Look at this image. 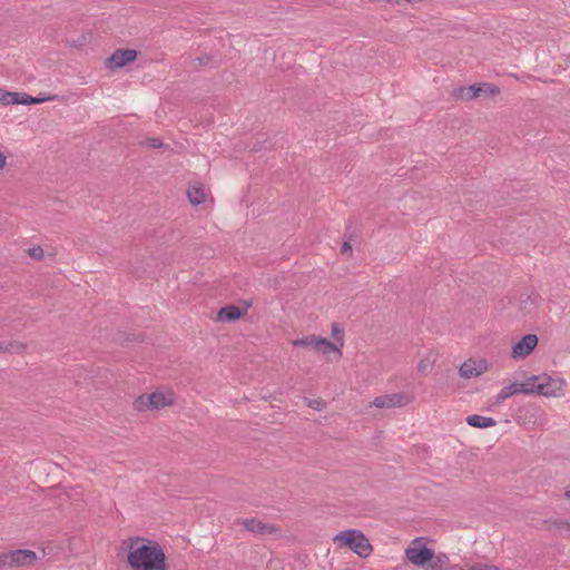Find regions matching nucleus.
Masks as SVG:
<instances>
[{
    "mask_svg": "<svg viewBox=\"0 0 570 570\" xmlns=\"http://www.w3.org/2000/svg\"><path fill=\"white\" fill-rule=\"evenodd\" d=\"M556 524L559 529L570 530V521H560Z\"/></svg>",
    "mask_w": 570,
    "mask_h": 570,
    "instance_id": "29",
    "label": "nucleus"
},
{
    "mask_svg": "<svg viewBox=\"0 0 570 570\" xmlns=\"http://www.w3.org/2000/svg\"><path fill=\"white\" fill-rule=\"evenodd\" d=\"M433 365H434V360H432L430 356H426L419 362L417 371L420 373L426 374L433 368Z\"/></svg>",
    "mask_w": 570,
    "mask_h": 570,
    "instance_id": "20",
    "label": "nucleus"
},
{
    "mask_svg": "<svg viewBox=\"0 0 570 570\" xmlns=\"http://www.w3.org/2000/svg\"><path fill=\"white\" fill-rule=\"evenodd\" d=\"M23 346L19 343H0V353L2 352H19Z\"/></svg>",
    "mask_w": 570,
    "mask_h": 570,
    "instance_id": "22",
    "label": "nucleus"
},
{
    "mask_svg": "<svg viewBox=\"0 0 570 570\" xmlns=\"http://www.w3.org/2000/svg\"><path fill=\"white\" fill-rule=\"evenodd\" d=\"M7 164V157L3 155V153L0 151V169H2Z\"/></svg>",
    "mask_w": 570,
    "mask_h": 570,
    "instance_id": "30",
    "label": "nucleus"
},
{
    "mask_svg": "<svg viewBox=\"0 0 570 570\" xmlns=\"http://www.w3.org/2000/svg\"><path fill=\"white\" fill-rule=\"evenodd\" d=\"M514 394H521L519 383L514 382L508 386H504L497 395V403H501L504 400L511 397Z\"/></svg>",
    "mask_w": 570,
    "mask_h": 570,
    "instance_id": "18",
    "label": "nucleus"
},
{
    "mask_svg": "<svg viewBox=\"0 0 570 570\" xmlns=\"http://www.w3.org/2000/svg\"><path fill=\"white\" fill-rule=\"evenodd\" d=\"M208 196L205 186L200 181H191L187 188V198L194 206L202 205Z\"/></svg>",
    "mask_w": 570,
    "mask_h": 570,
    "instance_id": "14",
    "label": "nucleus"
},
{
    "mask_svg": "<svg viewBox=\"0 0 570 570\" xmlns=\"http://www.w3.org/2000/svg\"><path fill=\"white\" fill-rule=\"evenodd\" d=\"M537 302V297L532 295H527L525 297H521V307L527 309L529 306L534 305Z\"/></svg>",
    "mask_w": 570,
    "mask_h": 570,
    "instance_id": "25",
    "label": "nucleus"
},
{
    "mask_svg": "<svg viewBox=\"0 0 570 570\" xmlns=\"http://www.w3.org/2000/svg\"><path fill=\"white\" fill-rule=\"evenodd\" d=\"M537 345L538 336L534 334H527L513 345L511 356L515 360H523L530 355Z\"/></svg>",
    "mask_w": 570,
    "mask_h": 570,
    "instance_id": "10",
    "label": "nucleus"
},
{
    "mask_svg": "<svg viewBox=\"0 0 570 570\" xmlns=\"http://www.w3.org/2000/svg\"><path fill=\"white\" fill-rule=\"evenodd\" d=\"M306 405L314 410L321 411L324 409L325 403L322 399H305Z\"/></svg>",
    "mask_w": 570,
    "mask_h": 570,
    "instance_id": "23",
    "label": "nucleus"
},
{
    "mask_svg": "<svg viewBox=\"0 0 570 570\" xmlns=\"http://www.w3.org/2000/svg\"><path fill=\"white\" fill-rule=\"evenodd\" d=\"M540 382V375H532L524 382L519 383L521 394H538V385Z\"/></svg>",
    "mask_w": 570,
    "mask_h": 570,
    "instance_id": "17",
    "label": "nucleus"
},
{
    "mask_svg": "<svg viewBox=\"0 0 570 570\" xmlns=\"http://www.w3.org/2000/svg\"><path fill=\"white\" fill-rule=\"evenodd\" d=\"M564 381L562 379H553L547 374L540 375L538 395L542 396H561L563 394Z\"/></svg>",
    "mask_w": 570,
    "mask_h": 570,
    "instance_id": "8",
    "label": "nucleus"
},
{
    "mask_svg": "<svg viewBox=\"0 0 570 570\" xmlns=\"http://www.w3.org/2000/svg\"><path fill=\"white\" fill-rule=\"evenodd\" d=\"M174 402V394L171 392H153L150 394H142L134 402V407L137 411H146L153 409H161L171 405Z\"/></svg>",
    "mask_w": 570,
    "mask_h": 570,
    "instance_id": "5",
    "label": "nucleus"
},
{
    "mask_svg": "<svg viewBox=\"0 0 570 570\" xmlns=\"http://www.w3.org/2000/svg\"><path fill=\"white\" fill-rule=\"evenodd\" d=\"M410 397L403 392L377 396L373 400L372 405L379 409L402 407L410 403Z\"/></svg>",
    "mask_w": 570,
    "mask_h": 570,
    "instance_id": "9",
    "label": "nucleus"
},
{
    "mask_svg": "<svg viewBox=\"0 0 570 570\" xmlns=\"http://www.w3.org/2000/svg\"><path fill=\"white\" fill-rule=\"evenodd\" d=\"M28 253H29L30 257H32L35 259H41L43 257V249L40 246L31 247L28 250Z\"/></svg>",
    "mask_w": 570,
    "mask_h": 570,
    "instance_id": "26",
    "label": "nucleus"
},
{
    "mask_svg": "<svg viewBox=\"0 0 570 570\" xmlns=\"http://www.w3.org/2000/svg\"><path fill=\"white\" fill-rule=\"evenodd\" d=\"M460 570H500L497 566L488 564V563H473L468 564L465 568H461Z\"/></svg>",
    "mask_w": 570,
    "mask_h": 570,
    "instance_id": "21",
    "label": "nucleus"
},
{
    "mask_svg": "<svg viewBox=\"0 0 570 570\" xmlns=\"http://www.w3.org/2000/svg\"><path fill=\"white\" fill-rule=\"evenodd\" d=\"M146 145L150 148L157 149L163 147V141L159 138L153 137L146 139Z\"/></svg>",
    "mask_w": 570,
    "mask_h": 570,
    "instance_id": "27",
    "label": "nucleus"
},
{
    "mask_svg": "<svg viewBox=\"0 0 570 570\" xmlns=\"http://www.w3.org/2000/svg\"><path fill=\"white\" fill-rule=\"evenodd\" d=\"M50 99L51 98L49 97H31L26 92H10L0 90V102L3 105H35Z\"/></svg>",
    "mask_w": 570,
    "mask_h": 570,
    "instance_id": "7",
    "label": "nucleus"
},
{
    "mask_svg": "<svg viewBox=\"0 0 570 570\" xmlns=\"http://www.w3.org/2000/svg\"><path fill=\"white\" fill-rule=\"evenodd\" d=\"M466 423L472 428L485 429L495 425V421L492 417L473 414L466 417Z\"/></svg>",
    "mask_w": 570,
    "mask_h": 570,
    "instance_id": "16",
    "label": "nucleus"
},
{
    "mask_svg": "<svg viewBox=\"0 0 570 570\" xmlns=\"http://www.w3.org/2000/svg\"><path fill=\"white\" fill-rule=\"evenodd\" d=\"M332 335L342 346L343 342H344V340H343L344 335H343V331L340 328L337 323L332 324Z\"/></svg>",
    "mask_w": 570,
    "mask_h": 570,
    "instance_id": "24",
    "label": "nucleus"
},
{
    "mask_svg": "<svg viewBox=\"0 0 570 570\" xmlns=\"http://www.w3.org/2000/svg\"><path fill=\"white\" fill-rule=\"evenodd\" d=\"M197 60H198L199 65H205V63H207V61L209 60V58H208V57H205V58H198Z\"/></svg>",
    "mask_w": 570,
    "mask_h": 570,
    "instance_id": "31",
    "label": "nucleus"
},
{
    "mask_svg": "<svg viewBox=\"0 0 570 570\" xmlns=\"http://www.w3.org/2000/svg\"><path fill=\"white\" fill-rule=\"evenodd\" d=\"M488 362L484 358H469L462 363L459 373L463 379H472L482 375L488 371Z\"/></svg>",
    "mask_w": 570,
    "mask_h": 570,
    "instance_id": "11",
    "label": "nucleus"
},
{
    "mask_svg": "<svg viewBox=\"0 0 570 570\" xmlns=\"http://www.w3.org/2000/svg\"><path fill=\"white\" fill-rule=\"evenodd\" d=\"M482 87L480 85H471L466 88L459 89V96L468 100L478 98L481 95Z\"/></svg>",
    "mask_w": 570,
    "mask_h": 570,
    "instance_id": "19",
    "label": "nucleus"
},
{
    "mask_svg": "<svg viewBox=\"0 0 570 570\" xmlns=\"http://www.w3.org/2000/svg\"><path fill=\"white\" fill-rule=\"evenodd\" d=\"M236 522L242 524L248 532L255 534L274 533L277 531L274 525H268L256 518L238 519Z\"/></svg>",
    "mask_w": 570,
    "mask_h": 570,
    "instance_id": "13",
    "label": "nucleus"
},
{
    "mask_svg": "<svg viewBox=\"0 0 570 570\" xmlns=\"http://www.w3.org/2000/svg\"><path fill=\"white\" fill-rule=\"evenodd\" d=\"M405 558L414 566L423 567L424 570H443V561L434 551L428 548L421 538L414 539L405 549Z\"/></svg>",
    "mask_w": 570,
    "mask_h": 570,
    "instance_id": "2",
    "label": "nucleus"
},
{
    "mask_svg": "<svg viewBox=\"0 0 570 570\" xmlns=\"http://www.w3.org/2000/svg\"><path fill=\"white\" fill-rule=\"evenodd\" d=\"M294 346H302V347H312L318 352H322L325 355H328L333 352H337L338 356L342 355V352L340 348L332 342H330L327 338H320L315 335H308L298 340L293 341Z\"/></svg>",
    "mask_w": 570,
    "mask_h": 570,
    "instance_id": "6",
    "label": "nucleus"
},
{
    "mask_svg": "<svg viewBox=\"0 0 570 570\" xmlns=\"http://www.w3.org/2000/svg\"><path fill=\"white\" fill-rule=\"evenodd\" d=\"M37 554L29 549H17L0 553V569L27 567L35 563Z\"/></svg>",
    "mask_w": 570,
    "mask_h": 570,
    "instance_id": "4",
    "label": "nucleus"
},
{
    "mask_svg": "<svg viewBox=\"0 0 570 570\" xmlns=\"http://www.w3.org/2000/svg\"><path fill=\"white\" fill-rule=\"evenodd\" d=\"M246 309H242L236 305H227L222 307L217 313V321L219 322H235L239 320Z\"/></svg>",
    "mask_w": 570,
    "mask_h": 570,
    "instance_id": "15",
    "label": "nucleus"
},
{
    "mask_svg": "<svg viewBox=\"0 0 570 570\" xmlns=\"http://www.w3.org/2000/svg\"><path fill=\"white\" fill-rule=\"evenodd\" d=\"M131 570H167L166 556L158 542L130 537L124 542Z\"/></svg>",
    "mask_w": 570,
    "mask_h": 570,
    "instance_id": "1",
    "label": "nucleus"
},
{
    "mask_svg": "<svg viewBox=\"0 0 570 570\" xmlns=\"http://www.w3.org/2000/svg\"><path fill=\"white\" fill-rule=\"evenodd\" d=\"M137 51L134 49H118L107 60L106 67L108 69H118L127 66L129 62L135 61Z\"/></svg>",
    "mask_w": 570,
    "mask_h": 570,
    "instance_id": "12",
    "label": "nucleus"
},
{
    "mask_svg": "<svg viewBox=\"0 0 570 570\" xmlns=\"http://www.w3.org/2000/svg\"><path fill=\"white\" fill-rule=\"evenodd\" d=\"M341 252H342V254L352 253V247L348 242L343 243V245L341 247Z\"/></svg>",
    "mask_w": 570,
    "mask_h": 570,
    "instance_id": "28",
    "label": "nucleus"
},
{
    "mask_svg": "<svg viewBox=\"0 0 570 570\" xmlns=\"http://www.w3.org/2000/svg\"><path fill=\"white\" fill-rule=\"evenodd\" d=\"M564 498L570 499V489L564 492Z\"/></svg>",
    "mask_w": 570,
    "mask_h": 570,
    "instance_id": "32",
    "label": "nucleus"
},
{
    "mask_svg": "<svg viewBox=\"0 0 570 570\" xmlns=\"http://www.w3.org/2000/svg\"><path fill=\"white\" fill-rule=\"evenodd\" d=\"M334 541H338L345 547H348L361 558H367L373 551L368 539L360 530L350 529L342 531L334 537Z\"/></svg>",
    "mask_w": 570,
    "mask_h": 570,
    "instance_id": "3",
    "label": "nucleus"
}]
</instances>
